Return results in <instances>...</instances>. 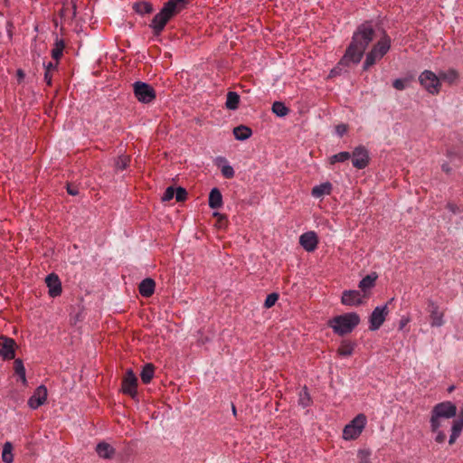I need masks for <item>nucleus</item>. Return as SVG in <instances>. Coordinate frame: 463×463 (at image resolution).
Masks as SVG:
<instances>
[{"instance_id":"obj_26","label":"nucleus","mask_w":463,"mask_h":463,"mask_svg":"<svg viewBox=\"0 0 463 463\" xmlns=\"http://www.w3.org/2000/svg\"><path fill=\"white\" fill-rule=\"evenodd\" d=\"M463 430V423L461 420H454L451 427V434L449 436V443L453 444L461 434Z\"/></svg>"},{"instance_id":"obj_46","label":"nucleus","mask_w":463,"mask_h":463,"mask_svg":"<svg viewBox=\"0 0 463 463\" xmlns=\"http://www.w3.org/2000/svg\"><path fill=\"white\" fill-rule=\"evenodd\" d=\"M44 80L48 85L52 84V76L49 71H45L44 73Z\"/></svg>"},{"instance_id":"obj_51","label":"nucleus","mask_w":463,"mask_h":463,"mask_svg":"<svg viewBox=\"0 0 463 463\" xmlns=\"http://www.w3.org/2000/svg\"><path fill=\"white\" fill-rule=\"evenodd\" d=\"M442 169H443L444 171H446V172H449V167H448V165H447L446 164L442 165Z\"/></svg>"},{"instance_id":"obj_37","label":"nucleus","mask_w":463,"mask_h":463,"mask_svg":"<svg viewBox=\"0 0 463 463\" xmlns=\"http://www.w3.org/2000/svg\"><path fill=\"white\" fill-rule=\"evenodd\" d=\"M129 158L127 156H120L118 157L115 165L118 170H124L127 168Z\"/></svg>"},{"instance_id":"obj_12","label":"nucleus","mask_w":463,"mask_h":463,"mask_svg":"<svg viewBox=\"0 0 463 463\" xmlns=\"http://www.w3.org/2000/svg\"><path fill=\"white\" fill-rule=\"evenodd\" d=\"M47 400V388L44 385L38 386L33 395L28 400V405L31 409H37L45 403Z\"/></svg>"},{"instance_id":"obj_2","label":"nucleus","mask_w":463,"mask_h":463,"mask_svg":"<svg viewBox=\"0 0 463 463\" xmlns=\"http://www.w3.org/2000/svg\"><path fill=\"white\" fill-rule=\"evenodd\" d=\"M188 0H169L161 11L155 15L150 24L156 34H159L165 28L166 23L177 14Z\"/></svg>"},{"instance_id":"obj_18","label":"nucleus","mask_w":463,"mask_h":463,"mask_svg":"<svg viewBox=\"0 0 463 463\" xmlns=\"http://www.w3.org/2000/svg\"><path fill=\"white\" fill-rule=\"evenodd\" d=\"M333 190V185L330 182H325L312 188L311 195L314 198H321L325 195H329Z\"/></svg>"},{"instance_id":"obj_47","label":"nucleus","mask_w":463,"mask_h":463,"mask_svg":"<svg viewBox=\"0 0 463 463\" xmlns=\"http://www.w3.org/2000/svg\"><path fill=\"white\" fill-rule=\"evenodd\" d=\"M16 76L18 80L21 81L24 78L25 74L23 70L19 69L16 71Z\"/></svg>"},{"instance_id":"obj_49","label":"nucleus","mask_w":463,"mask_h":463,"mask_svg":"<svg viewBox=\"0 0 463 463\" xmlns=\"http://www.w3.org/2000/svg\"><path fill=\"white\" fill-rule=\"evenodd\" d=\"M76 15V5L75 4L72 5V17H75Z\"/></svg>"},{"instance_id":"obj_48","label":"nucleus","mask_w":463,"mask_h":463,"mask_svg":"<svg viewBox=\"0 0 463 463\" xmlns=\"http://www.w3.org/2000/svg\"><path fill=\"white\" fill-rule=\"evenodd\" d=\"M456 420H461L463 423V405L461 406V408L459 410L458 418Z\"/></svg>"},{"instance_id":"obj_38","label":"nucleus","mask_w":463,"mask_h":463,"mask_svg":"<svg viewBox=\"0 0 463 463\" xmlns=\"http://www.w3.org/2000/svg\"><path fill=\"white\" fill-rule=\"evenodd\" d=\"M279 298V295L277 293H271V294H269L265 299V307L267 308H269L271 307H273L275 305V303L277 302Z\"/></svg>"},{"instance_id":"obj_14","label":"nucleus","mask_w":463,"mask_h":463,"mask_svg":"<svg viewBox=\"0 0 463 463\" xmlns=\"http://www.w3.org/2000/svg\"><path fill=\"white\" fill-rule=\"evenodd\" d=\"M16 344L14 339L1 336L0 337V355L5 359H13L14 357V347Z\"/></svg>"},{"instance_id":"obj_44","label":"nucleus","mask_w":463,"mask_h":463,"mask_svg":"<svg viewBox=\"0 0 463 463\" xmlns=\"http://www.w3.org/2000/svg\"><path fill=\"white\" fill-rule=\"evenodd\" d=\"M45 71H49L52 70H55L57 68V62L53 63L52 61L48 62L47 64H44Z\"/></svg>"},{"instance_id":"obj_39","label":"nucleus","mask_w":463,"mask_h":463,"mask_svg":"<svg viewBox=\"0 0 463 463\" xmlns=\"http://www.w3.org/2000/svg\"><path fill=\"white\" fill-rule=\"evenodd\" d=\"M186 195H187V192L184 188L177 187L176 189H175V197L177 202L184 201L186 198Z\"/></svg>"},{"instance_id":"obj_50","label":"nucleus","mask_w":463,"mask_h":463,"mask_svg":"<svg viewBox=\"0 0 463 463\" xmlns=\"http://www.w3.org/2000/svg\"><path fill=\"white\" fill-rule=\"evenodd\" d=\"M360 463H371V462L369 461V459L366 457H364L361 459Z\"/></svg>"},{"instance_id":"obj_53","label":"nucleus","mask_w":463,"mask_h":463,"mask_svg":"<svg viewBox=\"0 0 463 463\" xmlns=\"http://www.w3.org/2000/svg\"><path fill=\"white\" fill-rule=\"evenodd\" d=\"M454 388H455V387H454L453 385H452V386H450V387L449 388V392H452V391L454 390Z\"/></svg>"},{"instance_id":"obj_20","label":"nucleus","mask_w":463,"mask_h":463,"mask_svg":"<svg viewBox=\"0 0 463 463\" xmlns=\"http://www.w3.org/2000/svg\"><path fill=\"white\" fill-rule=\"evenodd\" d=\"M155 281L152 279H145L139 284V293L143 297H150L155 291Z\"/></svg>"},{"instance_id":"obj_52","label":"nucleus","mask_w":463,"mask_h":463,"mask_svg":"<svg viewBox=\"0 0 463 463\" xmlns=\"http://www.w3.org/2000/svg\"><path fill=\"white\" fill-rule=\"evenodd\" d=\"M405 324H406V321H402L401 325H400V329H402L403 326H405Z\"/></svg>"},{"instance_id":"obj_17","label":"nucleus","mask_w":463,"mask_h":463,"mask_svg":"<svg viewBox=\"0 0 463 463\" xmlns=\"http://www.w3.org/2000/svg\"><path fill=\"white\" fill-rule=\"evenodd\" d=\"M45 283L49 289V295L52 298L58 297L61 293V283L59 277L51 273L45 278Z\"/></svg>"},{"instance_id":"obj_21","label":"nucleus","mask_w":463,"mask_h":463,"mask_svg":"<svg viewBox=\"0 0 463 463\" xmlns=\"http://www.w3.org/2000/svg\"><path fill=\"white\" fill-rule=\"evenodd\" d=\"M96 452L102 458H110L114 454V449L107 442H99L96 446Z\"/></svg>"},{"instance_id":"obj_9","label":"nucleus","mask_w":463,"mask_h":463,"mask_svg":"<svg viewBox=\"0 0 463 463\" xmlns=\"http://www.w3.org/2000/svg\"><path fill=\"white\" fill-rule=\"evenodd\" d=\"M428 312L430 313V325L431 327H441L445 325L444 312L431 299L428 300Z\"/></svg>"},{"instance_id":"obj_15","label":"nucleus","mask_w":463,"mask_h":463,"mask_svg":"<svg viewBox=\"0 0 463 463\" xmlns=\"http://www.w3.org/2000/svg\"><path fill=\"white\" fill-rule=\"evenodd\" d=\"M137 379L132 370H128L122 382V390L132 397L137 395Z\"/></svg>"},{"instance_id":"obj_31","label":"nucleus","mask_w":463,"mask_h":463,"mask_svg":"<svg viewBox=\"0 0 463 463\" xmlns=\"http://www.w3.org/2000/svg\"><path fill=\"white\" fill-rule=\"evenodd\" d=\"M298 404L303 408H307L311 404V398L307 387H304L298 394Z\"/></svg>"},{"instance_id":"obj_7","label":"nucleus","mask_w":463,"mask_h":463,"mask_svg":"<svg viewBox=\"0 0 463 463\" xmlns=\"http://www.w3.org/2000/svg\"><path fill=\"white\" fill-rule=\"evenodd\" d=\"M133 91L137 99L141 103L148 104L156 99V91L153 87L143 81L134 82Z\"/></svg>"},{"instance_id":"obj_45","label":"nucleus","mask_w":463,"mask_h":463,"mask_svg":"<svg viewBox=\"0 0 463 463\" xmlns=\"http://www.w3.org/2000/svg\"><path fill=\"white\" fill-rule=\"evenodd\" d=\"M67 192L71 195L78 194V189L75 186H72V185H70V184L67 186Z\"/></svg>"},{"instance_id":"obj_16","label":"nucleus","mask_w":463,"mask_h":463,"mask_svg":"<svg viewBox=\"0 0 463 463\" xmlns=\"http://www.w3.org/2000/svg\"><path fill=\"white\" fill-rule=\"evenodd\" d=\"M317 236L315 232H304L299 237L300 245L308 252L314 251L317 246Z\"/></svg>"},{"instance_id":"obj_13","label":"nucleus","mask_w":463,"mask_h":463,"mask_svg":"<svg viewBox=\"0 0 463 463\" xmlns=\"http://www.w3.org/2000/svg\"><path fill=\"white\" fill-rule=\"evenodd\" d=\"M366 297L358 290H345L342 295V303L345 306H358Z\"/></svg>"},{"instance_id":"obj_36","label":"nucleus","mask_w":463,"mask_h":463,"mask_svg":"<svg viewBox=\"0 0 463 463\" xmlns=\"http://www.w3.org/2000/svg\"><path fill=\"white\" fill-rule=\"evenodd\" d=\"M409 82V79H396L393 80L392 86L398 90H403L408 87Z\"/></svg>"},{"instance_id":"obj_25","label":"nucleus","mask_w":463,"mask_h":463,"mask_svg":"<svg viewBox=\"0 0 463 463\" xmlns=\"http://www.w3.org/2000/svg\"><path fill=\"white\" fill-rule=\"evenodd\" d=\"M240 103V96L234 91H230L227 94L225 106L228 109L235 110L238 109Z\"/></svg>"},{"instance_id":"obj_22","label":"nucleus","mask_w":463,"mask_h":463,"mask_svg":"<svg viewBox=\"0 0 463 463\" xmlns=\"http://www.w3.org/2000/svg\"><path fill=\"white\" fill-rule=\"evenodd\" d=\"M376 279L377 275L375 273H371L362 279L358 287L364 292V294H365L367 290H370L372 288H373Z\"/></svg>"},{"instance_id":"obj_23","label":"nucleus","mask_w":463,"mask_h":463,"mask_svg":"<svg viewBox=\"0 0 463 463\" xmlns=\"http://www.w3.org/2000/svg\"><path fill=\"white\" fill-rule=\"evenodd\" d=\"M218 165L221 167L222 175L225 178H232L234 176L233 167L228 163L224 157L218 158Z\"/></svg>"},{"instance_id":"obj_40","label":"nucleus","mask_w":463,"mask_h":463,"mask_svg":"<svg viewBox=\"0 0 463 463\" xmlns=\"http://www.w3.org/2000/svg\"><path fill=\"white\" fill-rule=\"evenodd\" d=\"M174 197H175V188L170 186V187H167L166 190L165 191V193L162 196V201L168 202V201L172 200Z\"/></svg>"},{"instance_id":"obj_29","label":"nucleus","mask_w":463,"mask_h":463,"mask_svg":"<svg viewBox=\"0 0 463 463\" xmlns=\"http://www.w3.org/2000/svg\"><path fill=\"white\" fill-rule=\"evenodd\" d=\"M64 46L65 44L63 40L56 38L54 47L52 50V57L55 61H59V59L62 56Z\"/></svg>"},{"instance_id":"obj_8","label":"nucleus","mask_w":463,"mask_h":463,"mask_svg":"<svg viewBox=\"0 0 463 463\" xmlns=\"http://www.w3.org/2000/svg\"><path fill=\"white\" fill-rule=\"evenodd\" d=\"M420 84L430 94H437L439 91V78L431 71H424L419 77Z\"/></svg>"},{"instance_id":"obj_34","label":"nucleus","mask_w":463,"mask_h":463,"mask_svg":"<svg viewBox=\"0 0 463 463\" xmlns=\"http://www.w3.org/2000/svg\"><path fill=\"white\" fill-rule=\"evenodd\" d=\"M135 10L140 14H150L153 11V6L148 2H140L135 5Z\"/></svg>"},{"instance_id":"obj_6","label":"nucleus","mask_w":463,"mask_h":463,"mask_svg":"<svg viewBox=\"0 0 463 463\" xmlns=\"http://www.w3.org/2000/svg\"><path fill=\"white\" fill-rule=\"evenodd\" d=\"M367 423V419L364 414L360 413L355 416L343 430V438L345 440H352L357 439L364 430Z\"/></svg>"},{"instance_id":"obj_19","label":"nucleus","mask_w":463,"mask_h":463,"mask_svg":"<svg viewBox=\"0 0 463 463\" xmlns=\"http://www.w3.org/2000/svg\"><path fill=\"white\" fill-rule=\"evenodd\" d=\"M209 207L212 209H219L222 205V195L216 187L213 188L209 194Z\"/></svg>"},{"instance_id":"obj_54","label":"nucleus","mask_w":463,"mask_h":463,"mask_svg":"<svg viewBox=\"0 0 463 463\" xmlns=\"http://www.w3.org/2000/svg\"><path fill=\"white\" fill-rule=\"evenodd\" d=\"M232 411H233V413L235 414L236 413V410H235L234 406L232 407Z\"/></svg>"},{"instance_id":"obj_32","label":"nucleus","mask_w":463,"mask_h":463,"mask_svg":"<svg viewBox=\"0 0 463 463\" xmlns=\"http://www.w3.org/2000/svg\"><path fill=\"white\" fill-rule=\"evenodd\" d=\"M350 158H351V153L343 151V152H340L338 154H335V155H333L332 156H330L329 163L331 165H334L337 162L343 163Z\"/></svg>"},{"instance_id":"obj_3","label":"nucleus","mask_w":463,"mask_h":463,"mask_svg":"<svg viewBox=\"0 0 463 463\" xmlns=\"http://www.w3.org/2000/svg\"><path fill=\"white\" fill-rule=\"evenodd\" d=\"M359 323L360 317L351 312L333 317L328 321V326L336 335H344L351 333Z\"/></svg>"},{"instance_id":"obj_33","label":"nucleus","mask_w":463,"mask_h":463,"mask_svg":"<svg viewBox=\"0 0 463 463\" xmlns=\"http://www.w3.org/2000/svg\"><path fill=\"white\" fill-rule=\"evenodd\" d=\"M354 351V344L344 341L338 348V354L341 356H350Z\"/></svg>"},{"instance_id":"obj_43","label":"nucleus","mask_w":463,"mask_h":463,"mask_svg":"<svg viewBox=\"0 0 463 463\" xmlns=\"http://www.w3.org/2000/svg\"><path fill=\"white\" fill-rule=\"evenodd\" d=\"M346 131H347V126L345 124L337 125L335 128V133L339 137L344 136L346 133Z\"/></svg>"},{"instance_id":"obj_5","label":"nucleus","mask_w":463,"mask_h":463,"mask_svg":"<svg viewBox=\"0 0 463 463\" xmlns=\"http://www.w3.org/2000/svg\"><path fill=\"white\" fill-rule=\"evenodd\" d=\"M392 40L391 38L383 34V37L373 46L370 52L365 56L364 62L363 64L364 71H367L371 66L380 61L391 49Z\"/></svg>"},{"instance_id":"obj_30","label":"nucleus","mask_w":463,"mask_h":463,"mask_svg":"<svg viewBox=\"0 0 463 463\" xmlns=\"http://www.w3.org/2000/svg\"><path fill=\"white\" fill-rule=\"evenodd\" d=\"M140 377L144 383H148L154 377V366L150 364H146L141 372Z\"/></svg>"},{"instance_id":"obj_24","label":"nucleus","mask_w":463,"mask_h":463,"mask_svg":"<svg viewBox=\"0 0 463 463\" xmlns=\"http://www.w3.org/2000/svg\"><path fill=\"white\" fill-rule=\"evenodd\" d=\"M233 135L237 140L243 141L248 139L252 135V131L250 128L241 125L234 128Z\"/></svg>"},{"instance_id":"obj_10","label":"nucleus","mask_w":463,"mask_h":463,"mask_svg":"<svg viewBox=\"0 0 463 463\" xmlns=\"http://www.w3.org/2000/svg\"><path fill=\"white\" fill-rule=\"evenodd\" d=\"M351 156L353 166L357 169H364L369 165V152L363 146H356L351 154Z\"/></svg>"},{"instance_id":"obj_35","label":"nucleus","mask_w":463,"mask_h":463,"mask_svg":"<svg viewBox=\"0 0 463 463\" xmlns=\"http://www.w3.org/2000/svg\"><path fill=\"white\" fill-rule=\"evenodd\" d=\"M14 371H15V373L20 377L23 383H26L25 368L24 366L22 360L16 359L14 361Z\"/></svg>"},{"instance_id":"obj_11","label":"nucleus","mask_w":463,"mask_h":463,"mask_svg":"<svg viewBox=\"0 0 463 463\" xmlns=\"http://www.w3.org/2000/svg\"><path fill=\"white\" fill-rule=\"evenodd\" d=\"M388 315V307L387 305L377 306L372 312L369 322V328L373 331H375L381 327V326L385 321V318Z\"/></svg>"},{"instance_id":"obj_28","label":"nucleus","mask_w":463,"mask_h":463,"mask_svg":"<svg viewBox=\"0 0 463 463\" xmlns=\"http://www.w3.org/2000/svg\"><path fill=\"white\" fill-rule=\"evenodd\" d=\"M2 460L5 463H13L14 461L13 446L9 441H6L3 446Z\"/></svg>"},{"instance_id":"obj_4","label":"nucleus","mask_w":463,"mask_h":463,"mask_svg":"<svg viewBox=\"0 0 463 463\" xmlns=\"http://www.w3.org/2000/svg\"><path fill=\"white\" fill-rule=\"evenodd\" d=\"M457 414V407L451 402H443L436 404L431 411L430 429L437 430L442 425L441 419H451Z\"/></svg>"},{"instance_id":"obj_1","label":"nucleus","mask_w":463,"mask_h":463,"mask_svg":"<svg viewBox=\"0 0 463 463\" xmlns=\"http://www.w3.org/2000/svg\"><path fill=\"white\" fill-rule=\"evenodd\" d=\"M374 37V29L371 22H364L360 24L354 32L352 41L348 45L344 56L330 71V76H336L343 71H346V68L352 64H358Z\"/></svg>"},{"instance_id":"obj_42","label":"nucleus","mask_w":463,"mask_h":463,"mask_svg":"<svg viewBox=\"0 0 463 463\" xmlns=\"http://www.w3.org/2000/svg\"><path fill=\"white\" fill-rule=\"evenodd\" d=\"M443 79L449 80V82L454 81L457 79V73L454 71H449L448 73H444L441 76Z\"/></svg>"},{"instance_id":"obj_27","label":"nucleus","mask_w":463,"mask_h":463,"mask_svg":"<svg viewBox=\"0 0 463 463\" xmlns=\"http://www.w3.org/2000/svg\"><path fill=\"white\" fill-rule=\"evenodd\" d=\"M271 110L276 116H278L279 118H283V117L287 116L289 112V109L281 101L273 102Z\"/></svg>"},{"instance_id":"obj_41","label":"nucleus","mask_w":463,"mask_h":463,"mask_svg":"<svg viewBox=\"0 0 463 463\" xmlns=\"http://www.w3.org/2000/svg\"><path fill=\"white\" fill-rule=\"evenodd\" d=\"M431 431L436 434V436H435L436 442H438V443L444 442V440L446 439V435L443 431L439 430V429H438L437 430H431Z\"/></svg>"}]
</instances>
